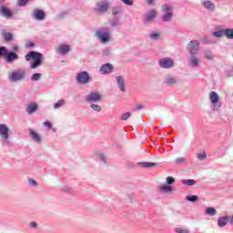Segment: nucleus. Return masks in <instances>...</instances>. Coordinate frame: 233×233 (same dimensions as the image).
Listing matches in <instances>:
<instances>
[{
  "label": "nucleus",
  "mask_w": 233,
  "mask_h": 233,
  "mask_svg": "<svg viewBox=\"0 0 233 233\" xmlns=\"http://www.w3.org/2000/svg\"><path fill=\"white\" fill-rule=\"evenodd\" d=\"M162 10L163 12H170V10H172V6L168 5H165L162 6Z\"/></svg>",
  "instance_id": "nucleus-45"
},
{
  "label": "nucleus",
  "mask_w": 233,
  "mask_h": 233,
  "mask_svg": "<svg viewBox=\"0 0 233 233\" xmlns=\"http://www.w3.org/2000/svg\"><path fill=\"white\" fill-rule=\"evenodd\" d=\"M213 35L214 37H223V35H225V29L215 31Z\"/></svg>",
  "instance_id": "nucleus-31"
},
{
  "label": "nucleus",
  "mask_w": 233,
  "mask_h": 233,
  "mask_svg": "<svg viewBox=\"0 0 233 233\" xmlns=\"http://www.w3.org/2000/svg\"><path fill=\"white\" fill-rule=\"evenodd\" d=\"M25 76L26 72L25 70L18 69L9 74L8 77L12 83H17V81H22V79H25Z\"/></svg>",
  "instance_id": "nucleus-2"
},
{
  "label": "nucleus",
  "mask_w": 233,
  "mask_h": 233,
  "mask_svg": "<svg viewBox=\"0 0 233 233\" xmlns=\"http://www.w3.org/2000/svg\"><path fill=\"white\" fill-rule=\"evenodd\" d=\"M0 3H5V0H0Z\"/></svg>",
  "instance_id": "nucleus-58"
},
{
  "label": "nucleus",
  "mask_w": 233,
  "mask_h": 233,
  "mask_svg": "<svg viewBox=\"0 0 233 233\" xmlns=\"http://www.w3.org/2000/svg\"><path fill=\"white\" fill-rule=\"evenodd\" d=\"M30 225H31L32 228H35L37 227V223H35V222H31Z\"/></svg>",
  "instance_id": "nucleus-53"
},
{
  "label": "nucleus",
  "mask_w": 233,
  "mask_h": 233,
  "mask_svg": "<svg viewBox=\"0 0 233 233\" xmlns=\"http://www.w3.org/2000/svg\"><path fill=\"white\" fill-rule=\"evenodd\" d=\"M7 54H8V50H6V47L0 46V56H4L6 57Z\"/></svg>",
  "instance_id": "nucleus-39"
},
{
  "label": "nucleus",
  "mask_w": 233,
  "mask_h": 233,
  "mask_svg": "<svg viewBox=\"0 0 233 233\" xmlns=\"http://www.w3.org/2000/svg\"><path fill=\"white\" fill-rule=\"evenodd\" d=\"M227 223H228V217H220L218 219V225L220 228L225 227V225H227Z\"/></svg>",
  "instance_id": "nucleus-23"
},
{
  "label": "nucleus",
  "mask_w": 233,
  "mask_h": 233,
  "mask_svg": "<svg viewBox=\"0 0 233 233\" xmlns=\"http://www.w3.org/2000/svg\"><path fill=\"white\" fill-rule=\"evenodd\" d=\"M2 35L5 41H6L7 43H9V41H12V39H14V35L10 32H7L5 29L2 30Z\"/></svg>",
  "instance_id": "nucleus-21"
},
{
  "label": "nucleus",
  "mask_w": 233,
  "mask_h": 233,
  "mask_svg": "<svg viewBox=\"0 0 233 233\" xmlns=\"http://www.w3.org/2000/svg\"><path fill=\"white\" fill-rule=\"evenodd\" d=\"M28 1L30 0H18V6H26V5H28Z\"/></svg>",
  "instance_id": "nucleus-43"
},
{
  "label": "nucleus",
  "mask_w": 233,
  "mask_h": 233,
  "mask_svg": "<svg viewBox=\"0 0 233 233\" xmlns=\"http://www.w3.org/2000/svg\"><path fill=\"white\" fill-rule=\"evenodd\" d=\"M13 50H14L15 52H17V50H19V47H18L17 46H15L13 47Z\"/></svg>",
  "instance_id": "nucleus-56"
},
{
  "label": "nucleus",
  "mask_w": 233,
  "mask_h": 233,
  "mask_svg": "<svg viewBox=\"0 0 233 233\" xmlns=\"http://www.w3.org/2000/svg\"><path fill=\"white\" fill-rule=\"evenodd\" d=\"M76 81L81 85H86L90 81V75L86 71H82L77 74Z\"/></svg>",
  "instance_id": "nucleus-6"
},
{
  "label": "nucleus",
  "mask_w": 233,
  "mask_h": 233,
  "mask_svg": "<svg viewBox=\"0 0 233 233\" xmlns=\"http://www.w3.org/2000/svg\"><path fill=\"white\" fill-rule=\"evenodd\" d=\"M199 63H201V60L198 58L197 55H190L189 56V65L191 66H199Z\"/></svg>",
  "instance_id": "nucleus-18"
},
{
  "label": "nucleus",
  "mask_w": 233,
  "mask_h": 233,
  "mask_svg": "<svg viewBox=\"0 0 233 233\" xmlns=\"http://www.w3.org/2000/svg\"><path fill=\"white\" fill-rule=\"evenodd\" d=\"M112 72H114V66L110 63L104 64L100 67V74L103 76H106V74H112Z\"/></svg>",
  "instance_id": "nucleus-11"
},
{
  "label": "nucleus",
  "mask_w": 233,
  "mask_h": 233,
  "mask_svg": "<svg viewBox=\"0 0 233 233\" xmlns=\"http://www.w3.org/2000/svg\"><path fill=\"white\" fill-rule=\"evenodd\" d=\"M124 5H127L128 6H132L134 5V0H122Z\"/></svg>",
  "instance_id": "nucleus-47"
},
{
  "label": "nucleus",
  "mask_w": 233,
  "mask_h": 233,
  "mask_svg": "<svg viewBox=\"0 0 233 233\" xmlns=\"http://www.w3.org/2000/svg\"><path fill=\"white\" fill-rule=\"evenodd\" d=\"M56 52L60 54V56H65L70 52V46L68 45H61L56 48Z\"/></svg>",
  "instance_id": "nucleus-16"
},
{
  "label": "nucleus",
  "mask_w": 233,
  "mask_h": 233,
  "mask_svg": "<svg viewBox=\"0 0 233 233\" xmlns=\"http://www.w3.org/2000/svg\"><path fill=\"white\" fill-rule=\"evenodd\" d=\"M34 46V43H27L26 44V48H30V46Z\"/></svg>",
  "instance_id": "nucleus-54"
},
{
  "label": "nucleus",
  "mask_w": 233,
  "mask_h": 233,
  "mask_svg": "<svg viewBox=\"0 0 233 233\" xmlns=\"http://www.w3.org/2000/svg\"><path fill=\"white\" fill-rule=\"evenodd\" d=\"M228 222L230 223V225H233V216L228 218Z\"/></svg>",
  "instance_id": "nucleus-55"
},
{
  "label": "nucleus",
  "mask_w": 233,
  "mask_h": 233,
  "mask_svg": "<svg viewBox=\"0 0 233 233\" xmlns=\"http://www.w3.org/2000/svg\"><path fill=\"white\" fill-rule=\"evenodd\" d=\"M172 12H167L163 16H162V20L164 22H168L172 20Z\"/></svg>",
  "instance_id": "nucleus-26"
},
{
  "label": "nucleus",
  "mask_w": 233,
  "mask_h": 233,
  "mask_svg": "<svg viewBox=\"0 0 233 233\" xmlns=\"http://www.w3.org/2000/svg\"><path fill=\"white\" fill-rule=\"evenodd\" d=\"M156 10L152 9L150 10L146 15H145V20L144 23H150L154 17H156Z\"/></svg>",
  "instance_id": "nucleus-19"
},
{
  "label": "nucleus",
  "mask_w": 233,
  "mask_h": 233,
  "mask_svg": "<svg viewBox=\"0 0 233 233\" xmlns=\"http://www.w3.org/2000/svg\"><path fill=\"white\" fill-rule=\"evenodd\" d=\"M187 161V159H185L184 157H178L175 160V162L177 163V165H182V163H185Z\"/></svg>",
  "instance_id": "nucleus-44"
},
{
  "label": "nucleus",
  "mask_w": 233,
  "mask_h": 233,
  "mask_svg": "<svg viewBox=\"0 0 233 233\" xmlns=\"http://www.w3.org/2000/svg\"><path fill=\"white\" fill-rule=\"evenodd\" d=\"M122 12H123L122 7H113V9H112L113 15H117L121 14Z\"/></svg>",
  "instance_id": "nucleus-34"
},
{
  "label": "nucleus",
  "mask_w": 233,
  "mask_h": 233,
  "mask_svg": "<svg viewBox=\"0 0 233 233\" xmlns=\"http://www.w3.org/2000/svg\"><path fill=\"white\" fill-rule=\"evenodd\" d=\"M186 199L187 201H190L191 203H196V201H198V196L196 195L187 196Z\"/></svg>",
  "instance_id": "nucleus-33"
},
{
  "label": "nucleus",
  "mask_w": 233,
  "mask_h": 233,
  "mask_svg": "<svg viewBox=\"0 0 233 233\" xmlns=\"http://www.w3.org/2000/svg\"><path fill=\"white\" fill-rule=\"evenodd\" d=\"M139 165L142 166L144 168H148L150 167H156L157 164L152 162H141Z\"/></svg>",
  "instance_id": "nucleus-30"
},
{
  "label": "nucleus",
  "mask_w": 233,
  "mask_h": 233,
  "mask_svg": "<svg viewBox=\"0 0 233 233\" xmlns=\"http://www.w3.org/2000/svg\"><path fill=\"white\" fill-rule=\"evenodd\" d=\"M206 213L208 216H216V214H218V210L214 208H207Z\"/></svg>",
  "instance_id": "nucleus-27"
},
{
  "label": "nucleus",
  "mask_w": 233,
  "mask_h": 233,
  "mask_svg": "<svg viewBox=\"0 0 233 233\" xmlns=\"http://www.w3.org/2000/svg\"><path fill=\"white\" fill-rule=\"evenodd\" d=\"M63 105H65V100H63V99L58 100V101L54 105V108H61V106H63Z\"/></svg>",
  "instance_id": "nucleus-40"
},
{
  "label": "nucleus",
  "mask_w": 233,
  "mask_h": 233,
  "mask_svg": "<svg viewBox=\"0 0 233 233\" xmlns=\"http://www.w3.org/2000/svg\"><path fill=\"white\" fill-rule=\"evenodd\" d=\"M44 125L45 127H47V128H52V124L50 123V121H46Z\"/></svg>",
  "instance_id": "nucleus-51"
},
{
  "label": "nucleus",
  "mask_w": 233,
  "mask_h": 233,
  "mask_svg": "<svg viewBox=\"0 0 233 233\" xmlns=\"http://www.w3.org/2000/svg\"><path fill=\"white\" fill-rule=\"evenodd\" d=\"M164 83L165 85H167V86H174L177 85L178 80L174 75L169 74L166 75V76L164 77Z\"/></svg>",
  "instance_id": "nucleus-7"
},
{
  "label": "nucleus",
  "mask_w": 233,
  "mask_h": 233,
  "mask_svg": "<svg viewBox=\"0 0 233 233\" xmlns=\"http://www.w3.org/2000/svg\"><path fill=\"white\" fill-rule=\"evenodd\" d=\"M32 15L36 21H43L46 17L45 12L41 9H34Z\"/></svg>",
  "instance_id": "nucleus-12"
},
{
  "label": "nucleus",
  "mask_w": 233,
  "mask_h": 233,
  "mask_svg": "<svg viewBox=\"0 0 233 233\" xmlns=\"http://www.w3.org/2000/svg\"><path fill=\"white\" fill-rule=\"evenodd\" d=\"M166 181H167V185H174V183H176V179H174V177H167L166 178Z\"/></svg>",
  "instance_id": "nucleus-42"
},
{
  "label": "nucleus",
  "mask_w": 233,
  "mask_h": 233,
  "mask_svg": "<svg viewBox=\"0 0 233 233\" xmlns=\"http://www.w3.org/2000/svg\"><path fill=\"white\" fill-rule=\"evenodd\" d=\"M31 69L34 70L37 68V66H41L43 65V54L37 53L35 51H30L27 55H25L26 61H32Z\"/></svg>",
  "instance_id": "nucleus-1"
},
{
  "label": "nucleus",
  "mask_w": 233,
  "mask_h": 233,
  "mask_svg": "<svg viewBox=\"0 0 233 233\" xmlns=\"http://www.w3.org/2000/svg\"><path fill=\"white\" fill-rule=\"evenodd\" d=\"M111 26H119V21L117 20H110Z\"/></svg>",
  "instance_id": "nucleus-49"
},
{
  "label": "nucleus",
  "mask_w": 233,
  "mask_h": 233,
  "mask_svg": "<svg viewBox=\"0 0 233 233\" xmlns=\"http://www.w3.org/2000/svg\"><path fill=\"white\" fill-rule=\"evenodd\" d=\"M96 35L103 44L108 43V39H110V33L108 32V29L97 30L96 32Z\"/></svg>",
  "instance_id": "nucleus-4"
},
{
  "label": "nucleus",
  "mask_w": 233,
  "mask_h": 233,
  "mask_svg": "<svg viewBox=\"0 0 233 233\" xmlns=\"http://www.w3.org/2000/svg\"><path fill=\"white\" fill-rule=\"evenodd\" d=\"M42 76H43L42 74H40V73H35V74L32 75L31 80H32V81H39V79H41Z\"/></svg>",
  "instance_id": "nucleus-32"
},
{
  "label": "nucleus",
  "mask_w": 233,
  "mask_h": 233,
  "mask_svg": "<svg viewBox=\"0 0 233 233\" xmlns=\"http://www.w3.org/2000/svg\"><path fill=\"white\" fill-rule=\"evenodd\" d=\"M143 108H145V106L143 105H138L136 107H134L133 110H141Z\"/></svg>",
  "instance_id": "nucleus-50"
},
{
  "label": "nucleus",
  "mask_w": 233,
  "mask_h": 233,
  "mask_svg": "<svg viewBox=\"0 0 233 233\" xmlns=\"http://www.w3.org/2000/svg\"><path fill=\"white\" fill-rule=\"evenodd\" d=\"M203 5L207 10H209V12H214V10H216V5L210 1H206Z\"/></svg>",
  "instance_id": "nucleus-22"
},
{
  "label": "nucleus",
  "mask_w": 233,
  "mask_h": 233,
  "mask_svg": "<svg viewBox=\"0 0 233 233\" xmlns=\"http://www.w3.org/2000/svg\"><path fill=\"white\" fill-rule=\"evenodd\" d=\"M147 5H152L154 3V0H147Z\"/></svg>",
  "instance_id": "nucleus-57"
},
{
  "label": "nucleus",
  "mask_w": 233,
  "mask_h": 233,
  "mask_svg": "<svg viewBox=\"0 0 233 233\" xmlns=\"http://www.w3.org/2000/svg\"><path fill=\"white\" fill-rule=\"evenodd\" d=\"M150 39L156 40L159 37V33H151L149 35Z\"/></svg>",
  "instance_id": "nucleus-46"
},
{
  "label": "nucleus",
  "mask_w": 233,
  "mask_h": 233,
  "mask_svg": "<svg viewBox=\"0 0 233 233\" xmlns=\"http://www.w3.org/2000/svg\"><path fill=\"white\" fill-rule=\"evenodd\" d=\"M130 116H132V114L130 112H127L121 115L120 119L121 121H127V119H128V117H130Z\"/></svg>",
  "instance_id": "nucleus-37"
},
{
  "label": "nucleus",
  "mask_w": 233,
  "mask_h": 233,
  "mask_svg": "<svg viewBox=\"0 0 233 233\" xmlns=\"http://www.w3.org/2000/svg\"><path fill=\"white\" fill-rule=\"evenodd\" d=\"M175 232L176 233H190V230H188V228H176Z\"/></svg>",
  "instance_id": "nucleus-36"
},
{
  "label": "nucleus",
  "mask_w": 233,
  "mask_h": 233,
  "mask_svg": "<svg viewBox=\"0 0 233 233\" xmlns=\"http://www.w3.org/2000/svg\"><path fill=\"white\" fill-rule=\"evenodd\" d=\"M158 65L160 68H172L174 66V60L168 57L163 58L158 61Z\"/></svg>",
  "instance_id": "nucleus-9"
},
{
  "label": "nucleus",
  "mask_w": 233,
  "mask_h": 233,
  "mask_svg": "<svg viewBox=\"0 0 233 233\" xmlns=\"http://www.w3.org/2000/svg\"><path fill=\"white\" fill-rule=\"evenodd\" d=\"M29 135L35 143H41V136H39L37 132L34 131V129H29Z\"/></svg>",
  "instance_id": "nucleus-20"
},
{
  "label": "nucleus",
  "mask_w": 233,
  "mask_h": 233,
  "mask_svg": "<svg viewBox=\"0 0 233 233\" xmlns=\"http://www.w3.org/2000/svg\"><path fill=\"white\" fill-rule=\"evenodd\" d=\"M86 101L87 103H97V101H101V94L97 92H92L86 96Z\"/></svg>",
  "instance_id": "nucleus-8"
},
{
  "label": "nucleus",
  "mask_w": 233,
  "mask_h": 233,
  "mask_svg": "<svg viewBox=\"0 0 233 233\" xmlns=\"http://www.w3.org/2000/svg\"><path fill=\"white\" fill-rule=\"evenodd\" d=\"M0 15H3L6 19H10L12 17V12H10V9L5 5H0Z\"/></svg>",
  "instance_id": "nucleus-14"
},
{
  "label": "nucleus",
  "mask_w": 233,
  "mask_h": 233,
  "mask_svg": "<svg viewBox=\"0 0 233 233\" xmlns=\"http://www.w3.org/2000/svg\"><path fill=\"white\" fill-rule=\"evenodd\" d=\"M28 183L31 185V187H37V182L35 179L30 178Z\"/></svg>",
  "instance_id": "nucleus-48"
},
{
  "label": "nucleus",
  "mask_w": 233,
  "mask_h": 233,
  "mask_svg": "<svg viewBox=\"0 0 233 233\" xmlns=\"http://www.w3.org/2000/svg\"><path fill=\"white\" fill-rule=\"evenodd\" d=\"M116 79L120 92H127V89L125 88V79H123V76H116Z\"/></svg>",
  "instance_id": "nucleus-17"
},
{
  "label": "nucleus",
  "mask_w": 233,
  "mask_h": 233,
  "mask_svg": "<svg viewBox=\"0 0 233 233\" xmlns=\"http://www.w3.org/2000/svg\"><path fill=\"white\" fill-rule=\"evenodd\" d=\"M224 35L227 36L228 39H233V29L232 28L224 29Z\"/></svg>",
  "instance_id": "nucleus-25"
},
{
  "label": "nucleus",
  "mask_w": 233,
  "mask_h": 233,
  "mask_svg": "<svg viewBox=\"0 0 233 233\" xmlns=\"http://www.w3.org/2000/svg\"><path fill=\"white\" fill-rule=\"evenodd\" d=\"M37 110V105H31L26 108L27 114H34Z\"/></svg>",
  "instance_id": "nucleus-29"
},
{
  "label": "nucleus",
  "mask_w": 233,
  "mask_h": 233,
  "mask_svg": "<svg viewBox=\"0 0 233 233\" xmlns=\"http://www.w3.org/2000/svg\"><path fill=\"white\" fill-rule=\"evenodd\" d=\"M17 59H19V55L15 52H9L5 55V61L7 63H14Z\"/></svg>",
  "instance_id": "nucleus-13"
},
{
  "label": "nucleus",
  "mask_w": 233,
  "mask_h": 233,
  "mask_svg": "<svg viewBox=\"0 0 233 233\" xmlns=\"http://www.w3.org/2000/svg\"><path fill=\"white\" fill-rule=\"evenodd\" d=\"M160 190H162V192H172V187L164 185L160 187Z\"/></svg>",
  "instance_id": "nucleus-38"
},
{
  "label": "nucleus",
  "mask_w": 233,
  "mask_h": 233,
  "mask_svg": "<svg viewBox=\"0 0 233 233\" xmlns=\"http://www.w3.org/2000/svg\"><path fill=\"white\" fill-rule=\"evenodd\" d=\"M183 185H187V187H192L196 185V180L194 179H184L182 181Z\"/></svg>",
  "instance_id": "nucleus-28"
},
{
  "label": "nucleus",
  "mask_w": 233,
  "mask_h": 233,
  "mask_svg": "<svg viewBox=\"0 0 233 233\" xmlns=\"http://www.w3.org/2000/svg\"><path fill=\"white\" fill-rule=\"evenodd\" d=\"M110 5L108 4L107 1L105 2H100L96 4V10L97 12H106L108 10Z\"/></svg>",
  "instance_id": "nucleus-15"
},
{
  "label": "nucleus",
  "mask_w": 233,
  "mask_h": 233,
  "mask_svg": "<svg viewBox=\"0 0 233 233\" xmlns=\"http://www.w3.org/2000/svg\"><path fill=\"white\" fill-rule=\"evenodd\" d=\"M99 158L101 159V161H106V157H105L104 154H99Z\"/></svg>",
  "instance_id": "nucleus-52"
},
{
  "label": "nucleus",
  "mask_w": 233,
  "mask_h": 233,
  "mask_svg": "<svg viewBox=\"0 0 233 233\" xmlns=\"http://www.w3.org/2000/svg\"><path fill=\"white\" fill-rule=\"evenodd\" d=\"M204 56L205 59H208L209 61H212L214 59V55L212 54V51H210V49H206L204 51Z\"/></svg>",
  "instance_id": "nucleus-24"
},
{
  "label": "nucleus",
  "mask_w": 233,
  "mask_h": 233,
  "mask_svg": "<svg viewBox=\"0 0 233 233\" xmlns=\"http://www.w3.org/2000/svg\"><path fill=\"white\" fill-rule=\"evenodd\" d=\"M9 130L10 129L7 127L6 125L0 124V137H2V139H4L5 141H6L10 137V135L8 134Z\"/></svg>",
  "instance_id": "nucleus-10"
},
{
  "label": "nucleus",
  "mask_w": 233,
  "mask_h": 233,
  "mask_svg": "<svg viewBox=\"0 0 233 233\" xmlns=\"http://www.w3.org/2000/svg\"><path fill=\"white\" fill-rule=\"evenodd\" d=\"M190 56L198 55L199 52V42L197 40H192L188 43L187 47Z\"/></svg>",
  "instance_id": "nucleus-5"
},
{
  "label": "nucleus",
  "mask_w": 233,
  "mask_h": 233,
  "mask_svg": "<svg viewBox=\"0 0 233 233\" xmlns=\"http://www.w3.org/2000/svg\"><path fill=\"white\" fill-rule=\"evenodd\" d=\"M197 157L200 161H205V159H207V153L206 152L198 153L197 154Z\"/></svg>",
  "instance_id": "nucleus-35"
},
{
  "label": "nucleus",
  "mask_w": 233,
  "mask_h": 233,
  "mask_svg": "<svg viewBox=\"0 0 233 233\" xmlns=\"http://www.w3.org/2000/svg\"><path fill=\"white\" fill-rule=\"evenodd\" d=\"M209 100L213 106V111L218 112L221 106V103L219 102L221 99L219 98V95L215 91L209 93Z\"/></svg>",
  "instance_id": "nucleus-3"
},
{
  "label": "nucleus",
  "mask_w": 233,
  "mask_h": 233,
  "mask_svg": "<svg viewBox=\"0 0 233 233\" xmlns=\"http://www.w3.org/2000/svg\"><path fill=\"white\" fill-rule=\"evenodd\" d=\"M92 110H95V112H101V106L92 104L91 106Z\"/></svg>",
  "instance_id": "nucleus-41"
}]
</instances>
